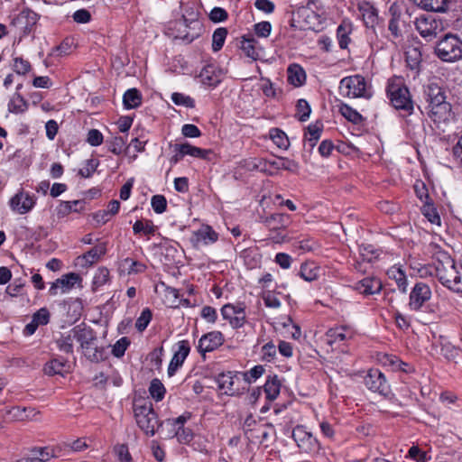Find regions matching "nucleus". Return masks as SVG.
<instances>
[{
  "mask_svg": "<svg viewBox=\"0 0 462 462\" xmlns=\"http://www.w3.org/2000/svg\"><path fill=\"white\" fill-rule=\"evenodd\" d=\"M133 231L135 235L143 232L145 235H153L155 232V226L151 220H147L143 223L142 220H137L133 226Z\"/></svg>",
  "mask_w": 462,
  "mask_h": 462,
  "instance_id": "obj_47",
  "label": "nucleus"
},
{
  "mask_svg": "<svg viewBox=\"0 0 462 462\" xmlns=\"http://www.w3.org/2000/svg\"><path fill=\"white\" fill-rule=\"evenodd\" d=\"M288 219V216L283 214H275L272 216L271 220L269 221V226L273 230H282V234H281V238L284 239L287 236V231L284 228V224Z\"/></svg>",
  "mask_w": 462,
  "mask_h": 462,
  "instance_id": "obj_43",
  "label": "nucleus"
},
{
  "mask_svg": "<svg viewBox=\"0 0 462 462\" xmlns=\"http://www.w3.org/2000/svg\"><path fill=\"white\" fill-rule=\"evenodd\" d=\"M264 372V368L263 365H255L252 369H250L248 372L243 373V383L245 384H249L253 380L258 379L260 376L263 375Z\"/></svg>",
  "mask_w": 462,
  "mask_h": 462,
  "instance_id": "obj_48",
  "label": "nucleus"
},
{
  "mask_svg": "<svg viewBox=\"0 0 462 462\" xmlns=\"http://www.w3.org/2000/svg\"><path fill=\"white\" fill-rule=\"evenodd\" d=\"M311 5L316 6L313 0L310 1L307 6L300 7L296 12H292L291 26L298 27L302 30H316L320 24L321 14H323L324 12L321 11V13L319 14L311 8Z\"/></svg>",
  "mask_w": 462,
  "mask_h": 462,
  "instance_id": "obj_7",
  "label": "nucleus"
},
{
  "mask_svg": "<svg viewBox=\"0 0 462 462\" xmlns=\"http://www.w3.org/2000/svg\"><path fill=\"white\" fill-rule=\"evenodd\" d=\"M320 268L314 262H306L301 264L298 275L307 282H312L319 276Z\"/></svg>",
  "mask_w": 462,
  "mask_h": 462,
  "instance_id": "obj_27",
  "label": "nucleus"
},
{
  "mask_svg": "<svg viewBox=\"0 0 462 462\" xmlns=\"http://www.w3.org/2000/svg\"><path fill=\"white\" fill-rule=\"evenodd\" d=\"M129 345L130 340L126 337H121L113 346L112 354L116 357H122L125 355Z\"/></svg>",
  "mask_w": 462,
  "mask_h": 462,
  "instance_id": "obj_53",
  "label": "nucleus"
},
{
  "mask_svg": "<svg viewBox=\"0 0 462 462\" xmlns=\"http://www.w3.org/2000/svg\"><path fill=\"white\" fill-rule=\"evenodd\" d=\"M108 150L114 154H120L125 146V141L122 136L113 137L111 140L106 141Z\"/></svg>",
  "mask_w": 462,
  "mask_h": 462,
  "instance_id": "obj_49",
  "label": "nucleus"
},
{
  "mask_svg": "<svg viewBox=\"0 0 462 462\" xmlns=\"http://www.w3.org/2000/svg\"><path fill=\"white\" fill-rule=\"evenodd\" d=\"M291 438L294 439L300 452L309 453L315 448L317 444L316 439L302 426H297L293 429Z\"/></svg>",
  "mask_w": 462,
  "mask_h": 462,
  "instance_id": "obj_17",
  "label": "nucleus"
},
{
  "mask_svg": "<svg viewBox=\"0 0 462 462\" xmlns=\"http://www.w3.org/2000/svg\"><path fill=\"white\" fill-rule=\"evenodd\" d=\"M347 335L344 328H331L326 333V340L328 345L346 340Z\"/></svg>",
  "mask_w": 462,
  "mask_h": 462,
  "instance_id": "obj_44",
  "label": "nucleus"
},
{
  "mask_svg": "<svg viewBox=\"0 0 462 462\" xmlns=\"http://www.w3.org/2000/svg\"><path fill=\"white\" fill-rule=\"evenodd\" d=\"M364 383L369 391L383 397H388L391 393V386L379 369H369L364 377Z\"/></svg>",
  "mask_w": 462,
  "mask_h": 462,
  "instance_id": "obj_9",
  "label": "nucleus"
},
{
  "mask_svg": "<svg viewBox=\"0 0 462 462\" xmlns=\"http://www.w3.org/2000/svg\"><path fill=\"white\" fill-rule=\"evenodd\" d=\"M109 279V271L106 268L98 269L94 276L93 283L97 287L103 286Z\"/></svg>",
  "mask_w": 462,
  "mask_h": 462,
  "instance_id": "obj_63",
  "label": "nucleus"
},
{
  "mask_svg": "<svg viewBox=\"0 0 462 462\" xmlns=\"http://www.w3.org/2000/svg\"><path fill=\"white\" fill-rule=\"evenodd\" d=\"M68 368L69 365L66 361L53 358L45 364L43 371L49 376L55 374L63 375L68 371Z\"/></svg>",
  "mask_w": 462,
  "mask_h": 462,
  "instance_id": "obj_28",
  "label": "nucleus"
},
{
  "mask_svg": "<svg viewBox=\"0 0 462 462\" xmlns=\"http://www.w3.org/2000/svg\"><path fill=\"white\" fill-rule=\"evenodd\" d=\"M257 42L253 37H243L241 42V50L253 60L259 59V49L256 47Z\"/></svg>",
  "mask_w": 462,
  "mask_h": 462,
  "instance_id": "obj_34",
  "label": "nucleus"
},
{
  "mask_svg": "<svg viewBox=\"0 0 462 462\" xmlns=\"http://www.w3.org/2000/svg\"><path fill=\"white\" fill-rule=\"evenodd\" d=\"M339 110L341 115L353 124H360L363 120L362 116L348 105L343 104Z\"/></svg>",
  "mask_w": 462,
  "mask_h": 462,
  "instance_id": "obj_45",
  "label": "nucleus"
},
{
  "mask_svg": "<svg viewBox=\"0 0 462 462\" xmlns=\"http://www.w3.org/2000/svg\"><path fill=\"white\" fill-rule=\"evenodd\" d=\"M270 137L278 148L286 150L289 147V138L283 131L273 128L270 130Z\"/></svg>",
  "mask_w": 462,
  "mask_h": 462,
  "instance_id": "obj_40",
  "label": "nucleus"
},
{
  "mask_svg": "<svg viewBox=\"0 0 462 462\" xmlns=\"http://www.w3.org/2000/svg\"><path fill=\"white\" fill-rule=\"evenodd\" d=\"M35 201L36 199L34 195H31L28 192L21 190L10 199V207L14 211L23 215L32 209L35 205Z\"/></svg>",
  "mask_w": 462,
  "mask_h": 462,
  "instance_id": "obj_18",
  "label": "nucleus"
},
{
  "mask_svg": "<svg viewBox=\"0 0 462 462\" xmlns=\"http://www.w3.org/2000/svg\"><path fill=\"white\" fill-rule=\"evenodd\" d=\"M387 275L391 280H394L398 289L402 292L407 291L408 280L405 272L399 265H393L387 271Z\"/></svg>",
  "mask_w": 462,
  "mask_h": 462,
  "instance_id": "obj_26",
  "label": "nucleus"
},
{
  "mask_svg": "<svg viewBox=\"0 0 462 462\" xmlns=\"http://www.w3.org/2000/svg\"><path fill=\"white\" fill-rule=\"evenodd\" d=\"M149 393L156 402H160L164 398L166 389L161 380L154 378L151 381L149 386Z\"/></svg>",
  "mask_w": 462,
  "mask_h": 462,
  "instance_id": "obj_38",
  "label": "nucleus"
},
{
  "mask_svg": "<svg viewBox=\"0 0 462 462\" xmlns=\"http://www.w3.org/2000/svg\"><path fill=\"white\" fill-rule=\"evenodd\" d=\"M174 149L176 152H181L184 155H190L196 158L208 159V155L212 153L211 150L201 149L196 146L189 144V143H176L174 145Z\"/></svg>",
  "mask_w": 462,
  "mask_h": 462,
  "instance_id": "obj_25",
  "label": "nucleus"
},
{
  "mask_svg": "<svg viewBox=\"0 0 462 462\" xmlns=\"http://www.w3.org/2000/svg\"><path fill=\"white\" fill-rule=\"evenodd\" d=\"M152 208L157 214L163 213L167 208V200L163 195H154L151 200Z\"/></svg>",
  "mask_w": 462,
  "mask_h": 462,
  "instance_id": "obj_54",
  "label": "nucleus"
},
{
  "mask_svg": "<svg viewBox=\"0 0 462 462\" xmlns=\"http://www.w3.org/2000/svg\"><path fill=\"white\" fill-rule=\"evenodd\" d=\"M85 200L77 199L73 201H61L57 207V216L59 218H63L69 215L71 212H81L85 208Z\"/></svg>",
  "mask_w": 462,
  "mask_h": 462,
  "instance_id": "obj_24",
  "label": "nucleus"
},
{
  "mask_svg": "<svg viewBox=\"0 0 462 462\" xmlns=\"http://www.w3.org/2000/svg\"><path fill=\"white\" fill-rule=\"evenodd\" d=\"M234 319H232L231 326L234 328H238L244 326L245 322V308L239 304L236 307V314L234 315Z\"/></svg>",
  "mask_w": 462,
  "mask_h": 462,
  "instance_id": "obj_57",
  "label": "nucleus"
},
{
  "mask_svg": "<svg viewBox=\"0 0 462 462\" xmlns=\"http://www.w3.org/2000/svg\"><path fill=\"white\" fill-rule=\"evenodd\" d=\"M152 315L150 309L146 308L143 310L140 317L137 319L135 322V328H137L138 331L142 332L147 328L152 319Z\"/></svg>",
  "mask_w": 462,
  "mask_h": 462,
  "instance_id": "obj_51",
  "label": "nucleus"
},
{
  "mask_svg": "<svg viewBox=\"0 0 462 462\" xmlns=\"http://www.w3.org/2000/svg\"><path fill=\"white\" fill-rule=\"evenodd\" d=\"M415 27L421 37L430 41L438 34L439 23L432 16L422 14L416 18Z\"/></svg>",
  "mask_w": 462,
  "mask_h": 462,
  "instance_id": "obj_14",
  "label": "nucleus"
},
{
  "mask_svg": "<svg viewBox=\"0 0 462 462\" xmlns=\"http://www.w3.org/2000/svg\"><path fill=\"white\" fill-rule=\"evenodd\" d=\"M115 451L121 462H131L132 457L129 453L128 447L125 444L118 445L115 448Z\"/></svg>",
  "mask_w": 462,
  "mask_h": 462,
  "instance_id": "obj_64",
  "label": "nucleus"
},
{
  "mask_svg": "<svg viewBox=\"0 0 462 462\" xmlns=\"http://www.w3.org/2000/svg\"><path fill=\"white\" fill-rule=\"evenodd\" d=\"M190 352V346L188 340L178 342V350L175 351L168 366L169 376L174 375L179 367L182 365Z\"/></svg>",
  "mask_w": 462,
  "mask_h": 462,
  "instance_id": "obj_21",
  "label": "nucleus"
},
{
  "mask_svg": "<svg viewBox=\"0 0 462 462\" xmlns=\"http://www.w3.org/2000/svg\"><path fill=\"white\" fill-rule=\"evenodd\" d=\"M39 15L29 9L23 10L15 18L13 19L11 24L17 27L22 33V37L29 35L33 27L36 25Z\"/></svg>",
  "mask_w": 462,
  "mask_h": 462,
  "instance_id": "obj_12",
  "label": "nucleus"
},
{
  "mask_svg": "<svg viewBox=\"0 0 462 462\" xmlns=\"http://www.w3.org/2000/svg\"><path fill=\"white\" fill-rule=\"evenodd\" d=\"M359 257L353 263L354 269L359 273H365L363 263H374L379 258L380 250L373 245L362 244L358 246Z\"/></svg>",
  "mask_w": 462,
  "mask_h": 462,
  "instance_id": "obj_15",
  "label": "nucleus"
},
{
  "mask_svg": "<svg viewBox=\"0 0 462 462\" xmlns=\"http://www.w3.org/2000/svg\"><path fill=\"white\" fill-rule=\"evenodd\" d=\"M311 114V107L306 99H299L295 106L294 117L300 122H306L309 120Z\"/></svg>",
  "mask_w": 462,
  "mask_h": 462,
  "instance_id": "obj_36",
  "label": "nucleus"
},
{
  "mask_svg": "<svg viewBox=\"0 0 462 462\" xmlns=\"http://www.w3.org/2000/svg\"><path fill=\"white\" fill-rule=\"evenodd\" d=\"M223 70L214 63L206 65L199 73V78L204 85L216 87L223 79Z\"/></svg>",
  "mask_w": 462,
  "mask_h": 462,
  "instance_id": "obj_22",
  "label": "nucleus"
},
{
  "mask_svg": "<svg viewBox=\"0 0 462 462\" xmlns=\"http://www.w3.org/2000/svg\"><path fill=\"white\" fill-rule=\"evenodd\" d=\"M291 246L294 249H298L301 253H305L314 250L318 246V245L312 239H304L300 241H294Z\"/></svg>",
  "mask_w": 462,
  "mask_h": 462,
  "instance_id": "obj_55",
  "label": "nucleus"
},
{
  "mask_svg": "<svg viewBox=\"0 0 462 462\" xmlns=\"http://www.w3.org/2000/svg\"><path fill=\"white\" fill-rule=\"evenodd\" d=\"M123 103L126 109L138 107L142 104V95L136 88H130L123 96Z\"/></svg>",
  "mask_w": 462,
  "mask_h": 462,
  "instance_id": "obj_31",
  "label": "nucleus"
},
{
  "mask_svg": "<svg viewBox=\"0 0 462 462\" xmlns=\"http://www.w3.org/2000/svg\"><path fill=\"white\" fill-rule=\"evenodd\" d=\"M28 102L21 94L15 92L8 102V111L13 114H23L28 109Z\"/></svg>",
  "mask_w": 462,
  "mask_h": 462,
  "instance_id": "obj_30",
  "label": "nucleus"
},
{
  "mask_svg": "<svg viewBox=\"0 0 462 462\" xmlns=\"http://www.w3.org/2000/svg\"><path fill=\"white\" fill-rule=\"evenodd\" d=\"M409 457L416 462H428L429 457L425 451H422L419 447L412 446L408 452Z\"/></svg>",
  "mask_w": 462,
  "mask_h": 462,
  "instance_id": "obj_59",
  "label": "nucleus"
},
{
  "mask_svg": "<svg viewBox=\"0 0 462 462\" xmlns=\"http://www.w3.org/2000/svg\"><path fill=\"white\" fill-rule=\"evenodd\" d=\"M227 35V30L226 28H217L212 35V50L218 51L222 49L225 40Z\"/></svg>",
  "mask_w": 462,
  "mask_h": 462,
  "instance_id": "obj_46",
  "label": "nucleus"
},
{
  "mask_svg": "<svg viewBox=\"0 0 462 462\" xmlns=\"http://www.w3.org/2000/svg\"><path fill=\"white\" fill-rule=\"evenodd\" d=\"M217 240L218 234L208 225L201 226L200 228L192 233L189 238L194 248L214 244Z\"/></svg>",
  "mask_w": 462,
  "mask_h": 462,
  "instance_id": "obj_13",
  "label": "nucleus"
},
{
  "mask_svg": "<svg viewBox=\"0 0 462 462\" xmlns=\"http://www.w3.org/2000/svg\"><path fill=\"white\" fill-rule=\"evenodd\" d=\"M434 53L444 62H457L462 60V40L457 34L447 33L437 42Z\"/></svg>",
  "mask_w": 462,
  "mask_h": 462,
  "instance_id": "obj_4",
  "label": "nucleus"
},
{
  "mask_svg": "<svg viewBox=\"0 0 462 462\" xmlns=\"http://www.w3.org/2000/svg\"><path fill=\"white\" fill-rule=\"evenodd\" d=\"M387 95L391 103L396 109H402L411 114L413 111V102L411 98L410 91L407 87L401 83L389 81L387 86Z\"/></svg>",
  "mask_w": 462,
  "mask_h": 462,
  "instance_id": "obj_8",
  "label": "nucleus"
},
{
  "mask_svg": "<svg viewBox=\"0 0 462 462\" xmlns=\"http://www.w3.org/2000/svg\"><path fill=\"white\" fill-rule=\"evenodd\" d=\"M422 213L431 224H440V217L432 206L425 205L422 208Z\"/></svg>",
  "mask_w": 462,
  "mask_h": 462,
  "instance_id": "obj_60",
  "label": "nucleus"
},
{
  "mask_svg": "<svg viewBox=\"0 0 462 462\" xmlns=\"http://www.w3.org/2000/svg\"><path fill=\"white\" fill-rule=\"evenodd\" d=\"M121 266L126 271L127 274H138L144 273L146 265L141 262L135 261L132 258H125L122 261Z\"/></svg>",
  "mask_w": 462,
  "mask_h": 462,
  "instance_id": "obj_37",
  "label": "nucleus"
},
{
  "mask_svg": "<svg viewBox=\"0 0 462 462\" xmlns=\"http://www.w3.org/2000/svg\"><path fill=\"white\" fill-rule=\"evenodd\" d=\"M390 12L392 13V18L388 23V31L390 32L393 39H398L402 37V32L399 26L400 14H397V12L394 11L393 6L390 7Z\"/></svg>",
  "mask_w": 462,
  "mask_h": 462,
  "instance_id": "obj_41",
  "label": "nucleus"
},
{
  "mask_svg": "<svg viewBox=\"0 0 462 462\" xmlns=\"http://www.w3.org/2000/svg\"><path fill=\"white\" fill-rule=\"evenodd\" d=\"M423 97L428 104V114L435 122L450 117L451 105L447 101V88L440 82L432 80L424 85Z\"/></svg>",
  "mask_w": 462,
  "mask_h": 462,
  "instance_id": "obj_1",
  "label": "nucleus"
},
{
  "mask_svg": "<svg viewBox=\"0 0 462 462\" xmlns=\"http://www.w3.org/2000/svg\"><path fill=\"white\" fill-rule=\"evenodd\" d=\"M243 382L237 374L232 372L222 373L217 377V383L219 390L223 391L225 394L234 396L239 395L246 389L245 386L239 387V383Z\"/></svg>",
  "mask_w": 462,
  "mask_h": 462,
  "instance_id": "obj_10",
  "label": "nucleus"
},
{
  "mask_svg": "<svg viewBox=\"0 0 462 462\" xmlns=\"http://www.w3.org/2000/svg\"><path fill=\"white\" fill-rule=\"evenodd\" d=\"M31 69V64L28 60L21 57L14 59V70L20 75H24Z\"/></svg>",
  "mask_w": 462,
  "mask_h": 462,
  "instance_id": "obj_58",
  "label": "nucleus"
},
{
  "mask_svg": "<svg viewBox=\"0 0 462 462\" xmlns=\"http://www.w3.org/2000/svg\"><path fill=\"white\" fill-rule=\"evenodd\" d=\"M357 9L362 15L365 27L369 30V34L376 37L375 25L379 21L377 8L371 2L362 1L358 3Z\"/></svg>",
  "mask_w": 462,
  "mask_h": 462,
  "instance_id": "obj_11",
  "label": "nucleus"
},
{
  "mask_svg": "<svg viewBox=\"0 0 462 462\" xmlns=\"http://www.w3.org/2000/svg\"><path fill=\"white\" fill-rule=\"evenodd\" d=\"M172 102L177 106H184L186 107H194L195 102L189 96L181 93H173L171 95Z\"/></svg>",
  "mask_w": 462,
  "mask_h": 462,
  "instance_id": "obj_56",
  "label": "nucleus"
},
{
  "mask_svg": "<svg viewBox=\"0 0 462 462\" xmlns=\"http://www.w3.org/2000/svg\"><path fill=\"white\" fill-rule=\"evenodd\" d=\"M351 287L354 291L367 297L380 293L383 285L381 281L376 277H365L354 283Z\"/></svg>",
  "mask_w": 462,
  "mask_h": 462,
  "instance_id": "obj_20",
  "label": "nucleus"
},
{
  "mask_svg": "<svg viewBox=\"0 0 462 462\" xmlns=\"http://www.w3.org/2000/svg\"><path fill=\"white\" fill-rule=\"evenodd\" d=\"M224 340V336L220 331L208 332L199 338L198 351L204 356L207 352H212L222 346Z\"/></svg>",
  "mask_w": 462,
  "mask_h": 462,
  "instance_id": "obj_19",
  "label": "nucleus"
},
{
  "mask_svg": "<svg viewBox=\"0 0 462 462\" xmlns=\"http://www.w3.org/2000/svg\"><path fill=\"white\" fill-rule=\"evenodd\" d=\"M176 437L178 441L181 444H189L193 439V433L191 430L184 427H179L173 432L168 434L165 438Z\"/></svg>",
  "mask_w": 462,
  "mask_h": 462,
  "instance_id": "obj_42",
  "label": "nucleus"
},
{
  "mask_svg": "<svg viewBox=\"0 0 462 462\" xmlns=\"http://www.w3.org/2000/svg\"><path fill=\"white\" fill-rule=\"evenodd\" d=\"M263 389L267 399L271 401L276 399L281 390V383L277 376H269L264 383Z\"/></svg>",
  "mask_w": 462,
  "mask_h": 462,
  "instance_id": "obj_35",
  "label": "nucleus"
},
{
  "mask_svg": "<svg viewBox=\"0 0 462 462\" xmlns=\"http://www.w3.org/2000/svg\"><path fill=\"white\" fill-rule=\"evenodd\" d=\"M106 252V247L105 244H100L98 245L94 246L90 250H88L86 254H83L82 258L86 260L89 264H93L96 263L102 255H104Z\"/></svg>",
  "mask_w": 462,
  "mask_h": 462,
  "instance_id": "obj_39",
  "label": "nucleus"
},
{
  "mask_svg": "<svg viewBox=\"0 0 462 462\" xmlns=\"http://www.w3.org/2000/svg\"><path fill=\"white\" fill-rule=\"evenodd\" d=\"M352 31V23L348 21H343L337 29V37L341 49H346L350 42L349 33Z\"/></svg>",
  "mask_w": 462,
  "mask_h": 462,
  "instance_id": "obj_32",
  "label": "nucleus"
},
{
  "mask_svg": "<svg viewBox=\"0 0 462 462\" xmlns=\"http://www.w3.org/2000/svg\"><path fill=\"white\" fill-rule=\"evenodd\" d=\"M406 63L412 70H418L420 64V53L413 49L406 53Z\"/></svg>",
  "mask_w": 462,
  "mask_h": 462,
  "instance_id": "obj_52",
  "label": "nucleus"
},
{
  "mask_svg": "<svg viewBox=\"0 0 462 462\" xmlns=\"http://www.w3.org/2000/svg\"><path fill=\"white\" fill-rule=\"evenodd\" d=\"M32 320L39 326L46 325L50 321V312L46 308L40 309L32 316Z\"/></svg>",
  "mask_w": 462,
  "mask_h": 462,
  "instance_id": "obj_61",
  "label": "nucleus"
},
{
  "mask_svg": "<svg viewBox=\"0 0 462 462\" xmlns=\"http://www.w3.org/2000/svg\"><path fill=\"white\" fill-rule=\"evenodd\" d=\"M134 413L138 427L146 435L154 436L163 424L162 421L159 420L152 402H135L134 403Z\"/></svg>",
  "mask_w": 462,
  "mask_h": 462,
  "instance_id": "obj_3",
  "label": "nucleus"
},
{
  "mask_svg": "<svg viewBox=\"0 0 462 462\" xmlns=\"http://www.w3.org/2000/svg\"><path fill=\"white\" fill-rule=\"evenodd\" d=\"M322 132V124L315 123L310 125L308 127V134H310L309 141L313 142L312 145L319 139Z\"/></svg>",
  "mask_w": 462,
  "mask_h": 462,
  "instance_id": "obj_62",
  "label": "nucleus"
},
{
  "mask_svg": "<svg viewBox=\"0 0 462 462\" xmlns=\"http://www.w3.org/2000/svg\"><path fill=\"white\" fill-rule=\"evenodd\" d=\"M73 333L72 337H76V340L79 342L85 356L88 359L96 362L102 359V351L98 350L97 346V338L92 328L76 326L73 328Z\"/></svg>",
  "mask_w": 462,
  "mask_h": 462,
  "instance_id": "obj_6",
  "label": "nucleus"
},
{
  "mask_svg": "<svg viewBox=\"0 0 462 462\" xmlns=\"http://www.w3.org/2000/svg\"><path fill=\"white\" fill-rule=\"evenodd\" d=\"M79 280L80 277L79 274L75 273H67L51 283L49 293L52 296L57 295L59 289L62 293H66L69 291Z\"/></svg>",
  "mask_w": 462,
  "mask_h": 462,
  "instance_id": "obj_23",
  "label": "nucleus"
},
{
  "mask_svg": "<svg viewBox=\"0 0 462 462\" xmlns=\"http://www.w3.org/2000/svg\"><path fill=\"white\" fill-rule=\"evenodd\" d=\"M99 162L97 159H88L85 162V165L79 171V175L83 178H89L96 171Z\"/></svg>",
  "mask_w": 462,
  "mask_h": 462,
  "instance_id": "obj_50",
  "label": "nucleus"
},
{
  "mask_svg": "<svg viewBox=\"0 0 462 462\" xmlns=\"http://www.w3.org/2000/svg\"><path fill=\"white\" fill-rule=\"evenodd\" d=\"M73 328L67 334H61L60 337L56 338L55 342L60 351L66 354L73 353V343L76 337H73Z\"/></svg>",
  "mask_w": 462,
  "mask_h": 462,
  "instance_id": "obj_33",
  "label": "nucleus"
},
{
  "mask_svg": "<svg viewBox=\"0 0 462 462\" xmlns=\"http://www.w3.org/2000/svg\"><path fill=\"white\" fill-rule=\"evenodd\" d=\"M431 298V290L424 282L415 284L410 294L409 306L412 310H419Z\"/></svg>",
  "mask_w": 462,
  "mask_h": 462,
  "instance_id": "obj_16",
  "label": "nucleus"
},
{
  "mask_svg": "<svg viewBox=\"0 0 462 462\" xmlns=\"http://www.w3.org/2000/svg\"><path fill=\"white\" fill-rule=\"evenodd\" d=\"M339 92L343 97L350 98H370L372 97L365 79L358 74L343 78L339 83Z\"/></svg>",
  "mask_w": 462,
  "mask_h": 462,
  "instance_id": "obj_5",
  "label": "nucleus"
},
{
  "mask_svg": "<svg viewBox=\"0 0 462 462\" xmlns=\"http://www.w3.org/2000/svg\"><path fill=\"white\" fill-rule=\"evenodd\" d=\"M307 74L305 69L299 64H291V85L300 88L305 85Z\"/></svg>",
  "mask_w": 462,
  "mask_h": 462,
  "instance_id": "obj_29",
  "label": "nucleus"
},
{
  "mask_svg": "<svg viewBox=\"0 0 462 462\" xmlns=\"http://www.w3.org/2000/svg\"><path fill=\"white\" fill-rule=\"evenodd\" d=\"M445 262L438 263L436 276L445 288L462 299V273L457 269L453 259L449 256H445Z\"/></svg>",
  "mask_w": 462,
  "mask_h": 462,
  "instance_id": "obj_2",
  "label": "nucleus"
}]
</instances>
